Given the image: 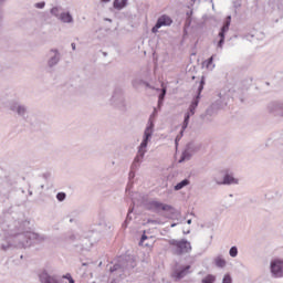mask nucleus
<instances>
[{
  "instance_id": "nucleus-1",
  "label": "nucleus",
  "mask_w": 283,
  "mask_h": 283,
  "mask_svg": "<svg viewBox=\"0 0 283 283\" xmlns=\"http://www.w3.org/2000/svg\"><path fill=\"white\" fill-rule=\"evenodd\" d=\"M4 237L1 241V251H13V249H28L32 244H41L45 237L30 230V221L15 220L11 223L4 221L1 224Z\"/></svg>"
},
{
  "instance_id": "nucleus-2",
  "label": "nucleus",
  "mask_w": 283,
  "mask_h": 283,
  "mask_svg": "<svg viewBox=\"0 0 283 283\" xmlns=\"http://www.w3.org/2000/svg\"><path fill=\"white\" fill-rule=\"evenodd\" d=\"M133 269H136V260L132 255L124 254L115 259L109 271L120 280H125L127 275H130Z\"/></svg>"
},
{
  "instance_id": "nucleus-3",
  "label": "nucleus",
  "mask_w": 283,
  "mask_h": 283,
  "mask_svg": "<svg viewBox=\"0 0 283 283\" xmlns=\"http://www.w3.org/2000/svg\"><path fill=\"white\" fill-rule=\"evenodd\" d=\"M156 116H158V111L154 108V112L150 114L146 128L144 130L143 140L140 143V150L147 149L149 143H151V138L154 136V128L156 127Z\"/></svg>"
},
{
  "instance_id": "nucleus-4",
  "label": "nucleus",
  "mask_w": 283,
  "mask_h": 283,
  "mask_svg": "<svg viewBox=\"0 0 283 283\" xmlns=\"http://www.w3.org/2000/svg\"><path fill=\"white\" fill-rule=\"evenodd\" d=\"M168 244L172 255H185L187 253H191V242H189L187 239H170L168 240Z\"/></svg>"
},
{
  "instance_id": "nucleus-5",
  "label": "nucleus",
  "mask_w": 283,
  "mask_h": 283,
  "mask_svg": "<svg viewBox=\"0 0 283 283\" xmlns=\"http://www.w3.org/2000/svg\"><path fill=\"white\" fill-rule=\"evenodd\" d=\"M61 59H63V55L61 54V51L59 49H50L46 53V70L48 72H54L56 69V65L61 63Z\"/></svg>"
},
{
  "instance_id": "nucleus-6",
  "label": "nucleus",
  "mask_w": 283,
  "mask_h": 283,
  "mask_svg": "<svg viewBox=\"0 0 283 283\" xmlns=\"http://www.w3.org/2000/svg\"><path fill=\"white\" fill-rule=\"evenodd\" d=\"M268 113L276 120H283V101H272L266 106Z\"/></svg>"
},
{
  "instance_id": "nucleus-7",
  "label": "nucleus",
  "mask_w": 283,
  "mask_h": 283,
  "mask_svg": "<svg viewBox=\"0 0 283 283\" xmlns=\"http://www.w3.org/2000/svg\"><path fill=\"white\" fill-rule=\"evenodd\" d=\"M145 154H147V148H144L140 150V145H139L137 155L134 158V161L130 166V171L128 175L129 180H134V178H136V171L140 167V164L143 163V158H145Z\"/></svg>"
},
{
  "instance_id": "nucleus-8",
  "label": "nucleus",
  "mask_w": 283,
  "mask_h": 283,
  "mask_svg": "<svg viewBox=\"0 0 283 283\" xmlns=\"http://www.w3.org/2000/svg\"><path fill=\"white\" fill-rule=\"evenodd\" d=\"M40 283H63V279L57 274H50L46 269H43L38 274Z\"/></svg>"
},
{
  "instance_id": "nucleus-9",
  "label": "nucleus",
  "mask_w": 283,
  "mask_h": 283,
  "mask_svg": "<svg viewBox=\"0 0 283 283\" xmlns=\"http://www.w3.org/2000/svg\"><path fill=\"white\" fill-rule=\"evenodd\" d=\"M229 28H231V15H227L218 33L219 41L217 43V48H219L220 50L224 48V39L227 36V32H229Z\"/></svg>"
},
{
  "instance_id": "nucleus-10",
  "label": "nucleus",
  "mask_w": 283,
  "mask_h": 283,
  "mask_svg": "<svg viewBox=\"0 0 283 283\" xmlns=\"http://www.w3.org/2000/svg\"><path fill=\"white\" fill-rule=\"evenodd\" d=\"M270 273L272 277H275V279L283 277V260L282 259H273L270 262Z\"/></svg>"
},
{
  "instance_id": "nucleus-11",
  "label": "nucleus",
  "mask_w": 283,
  "mask_h": 283,
  "mask_svg": "<svg viewBox=\"0 0 283 283\" xmlns=\"http://www.w3.org/2000/svg\"><path fill=\"white\" fill-rule=\"evenodd\" d=\"M147 211H174V206L151 200L146 203Z\"/></svg>"
},
{
  "instance_id": "nucleus-12",
  "label": "nucleus",
  "mask_w": 283,
  "mask_h": 283,
  "mask_svg": "<svg viewBox=\"0 0 283 283\" xmlns=\"http://www.w3.org/2000/svg\"><path fill=\"white\" fill-rule=\"evenodd\" d=\"M9 109L20 116V118H25L28 115V106L19 103L18 101H11L9 103Z\"/></svg>"
},
{
  "instance_id": "nucleus-13",
  "label": "nucleus",
  "mask_w": 283,
  "mask_h": 283,
  "mask_svg": "<svg viewBox=\"0 0 283 283\" xmlns=\"http://www.w3.org/2000/svg\"><path fill=\"white\" fill-rule=\"evenodd\" d=\"M171 23H174V20L171 19V17H169L167 14L160 15L157 19L155 25L151 28L153 34L158 33V30H160V28H165V27L171 25Z\"/></svg>"
},
{
  "instance_id": "nucleus-14",
  "label": "nucleus",
  "mask_w": 283,
  "mask_h": 283,
  "mask_svg": "<svg viewBox=\"0 0 283 283\" xmlns=\"http://www.w3.org/2000/svg\"><path fill=\"white\" fill-rule=\"evenodd\" d=\"M191 273V265H180L179 268L175 269L171 273V277L174 280L179 281L182 280V277H187Z\"/></svg>"
},
{
  "instance_id": "nucleus-15",
  "label": "nucleus",
  "mask_w": 283,
  "mask_h": 283,
  "mask_svg": "<svg viewBox=\"0 0 283 283\" xmlns=\"http://www.w3.org/2000/svg\"><path fill=\"white\" fill-rule=\"evenodd\" d=\"M112 103H114L117 107L125 109V95H123V90L117 88L114 91Z\"/></svg>"
},
{
  "instance_id": "nucleus-16",
  "label": "nucleus",
  "mask_w": 283,
  "mask_h": 283,
  "mask_svg": "<svg viewBox=\"0 0 283 283\" xmlns=\"http://www.w3.org/2000/svg\"><path fill=\"white\" fill-rule=\"evenodd\" d=\"M222 101L218 99L216 103H213L212 105H210L207 109H206V114H202L200 116V118H202L203 120L207 118V116H213L216 114V112H218V109H222V107H224V105L221 104Z\"/></svg>"
},
{
  "instance_id": "nucleus-17",
  "label": "nucleus",
  "mask_w": 283,
  "mask_h": 283,
  "mask_svg": "<svg viewBox=\"0 0 283 283\" xmlns=\"http://www.w3.org/2000/svg\"><path fill=\"white\" fill-rule=\"evenodd\" d=\"M213 180L217 182V185H238L239 180L233 177V175L227 172L223 176V180H218V178L213 177Z\"/></svg>"
},
{
  "instance_id": "nucleus-18",
  "label": "nucleus",
  "mask_w": 283,
  "mask_h": 283,
  "mask_svg": "<svg viewBox=\"0 0 283 283\" xmlns=\"http://www.w3.org/2000/svg\"><path fill=\"white\" fill-rule=\"evenodd\" d=\"M59 20L62 23H74V18L72 17V14L70 13V11L67 12H62L59 17Z\"/></svg>"
},
{
  "instance_id": "nucleus-19",
  "label": "nucleus",
  "mask_w": 283,
  "mask_h": 283,
  "mask_svg": "<svg viewBox=\"0 0 283 283\" xmlns=\"http://www.w3.org/2000/svg\"><path fill=\"white\" fill-rule=\"evenodd\" d=\"M198 105H200V99H196L193 97L189 105L187 114H190L191 116H193L196 114V109L198 108Z\"/></svg>"
},
{
  "instance_id": "nucleus-20",
  "label": "nucleus",
  "mask_w": 283,
  "mask_h": 283,
  "mask_svg": "<svg viewBox=\"0 0 283 283\" xmlns=\"http://www.w3.org/2000/svg\"><path fill=\"white\" fill-rule=\"evenodd\" d=\"M129 0H114L113 1V8L115 10H124V8H127V3Z\"/></svg>"
},
{
  "instance_id": "nucleus-21",
  "label": "nucleus",
  "mask_w": 283,
  "mask_h": 283,
  "mask_svg": "<svg viewBox=\"0 0 283 283\" xmlns=\"http://www.w3.org/2000/svg\"><path fill=\"white\" fill-rule=\"evenodd\" d=\"M191 185V181L189 179H182L180 182L175 185L174 189L175 191H180L181 189H185V187H189Z\"/></svg>"
},
{
  "instance_id": "nucleus-22",
  "label": "nucleus",
  "mask_w": 283,
  "mask_h": 283,
  "mask_svg": "<svg viewBox=\"0 0 283 283\" xmlns=\"http://www.w3.org/2000/svg\"><path fill=\"white\" fill-rule=\"evenodd\" d=\"M132 213H134V207L129 208L126 219L122 224L124 229H127V226L129 224V222H132Z\"/></svg>"
},
{
  "instance_id": "nucleus-23",
  "label": "nucleus",
  "mask_w": 283,
  "mask_h": 283,
  "mask_svg": "<svg viewBox=\"0 0 283 283\" xmlns=\"http://www.w3.org/2000/svg\"><path fill=\"white\" fill-rule=\"evenodd\" d=\"M214 264L218 266V269H224V266H227V260H224L222 256H217L214 259Z\"/></svg>"
},
{
  "instance_id": "nucleus-24",
  "label": "nucleus",
  "mask_w": 283,
  "mask_h": 283,
  "mask_svg": "<svg viewBox=\"0 0 283 283\" xmlns=\"http://www.w3.org/2000/svg\"><path fill=\"white\" fill-rule=\"evenodd\" d=\"M185 150H187L188 154H191L193 156V154H196V151H198V147H196V144L190 142L186 145Z\"/></svg>"
},
{
  "instance_id": "nucleus-25",
  "label": "nucleus",
  "mask_w": 283,
  "mask_h": 283,
  "mask_svg": "<svg viewBox=\"0 0 283 283\" xmlns=\"http://www.w3.org/2000/svg\"><path fill=\"white\" fill-rule=\"evenodd\" d=\"M191 156H193V155L184 149V151L181 153V156L179 158V163L182 164L187 160H191Z\"/></svg>"
},
{
  "instance_id": "nucleus-26",
  "label": "nucleus",
  "mask_w": 283,
  "mask_h": 283,
  "mask_svg": "<svg viewBox=\"0 0 283 283\" xmlns=\"http://www.w3.org/2000/svg\"><path fill=\"white\" fill-rule=\"evenodd\" d=\"M191 116H193V115H191V114H189V113H186V114H185V116H184V123H182V126H181L182 132H185V129H187V128L189 127V120H191Z\"/></svg>"
},
{
  "instance_id": "nucleus-27",
  "label": "nucleus",
  "mask_w": 283,
  "mask_h": 283,
  "mask_svg": "<svg viewBox=\"0 0 283 283\" xmlns=\"http://www.w3.org/2000/svg\"><path fill=\"white\" fill-rule=\"evenodd\" d=\"M132 85L135 90H138V87H143V85H145V80L136 77L132 81Z\"/></svg>"
},
{
  "instance_id": "nucleus-28",
  "label": "nucleus",
  "mask_w": 283,
  "mask_h": 283,
  "mask_svg": "<svg viewBox=\"0 0 283 283\" xmlns=\"http://www.w3.org/2000/svg\"><path fill=\"white\" fill-rule=\"evenodd\" d=\"M69 219V222H74L76 224V222H78V211L74 210L72 211L69 216H67Z\"/></svg>"
},
{
  "instance_id": "nucleus-29",
  "label": "nucleus",
  "mask_w": 283,
  "mask_h": 283,
  "mask_svg": "<svg viewBox=\"0 0 283 283\" xmlns=\"http://www.w3.org/2000/svg\"><path fill=\"white\" fill-rule=\"evenodd\" d=\"M50 14H52V17H55L56 19H59V17H61V7H53L50 10Z\"/></svg>"
},
{
  "instance_id": "nucleus-30",
  "label": "nucleus",
  "mask_w": 283,
  "mask_h": 283,
  "mask_svg": "<svg viewBox=\"0 0 283 283\" xmlns=\"http://www.w3.org/2000/svg\"><path fill=\"white\" fill-rule=\"evenodd\" d=\"M85 242H87V239L82 240V243H80V244H77L75 247L76 248L80 247V251H88L91 245H87V243H85Z\"/></svg>"
},
{
  "instance_id": "nucleus-31",
  "label": "nucleus",
  "mask_w": 283,
  "mask_h": 283,
  "mask_svg": "<svg viewBox=\"0 0 283 283\" xmlns=\"http://www.w3.org/2000/svg\"><path fill=\"white\" fill-rule=\"evenodd\" d=\"M216 276L213 274H208L206 277L201 280V283H214Z\"/></svg>"
},
{
  "instance_id": "nucleus-32",
  "label": "nucleus",
  "mask_w": 283,
  "mask_h": 283,
  "mask_svg": "<svg viewBox=\"0 0 283 283\" xmlns=\"http://www.w3.org/2000/svg\"><path fill=\"white\" fill-rule=\"evenodd\" d=\"M214 56L216 55H212V56H210L208 60H206L203 62V64L206 65L207 70H209L211 67V65H212V67H216V64H213V57Z\"/></svg>"
},
{
  "instance_id": "nucleus-33",
  "label": "nucleus",
  "mask_w": 283,
  "mask_h": 283,
  "mask_svg": "<svg viewBox=\"0 0 283 283\" xmlns=\"http://www.w3.org/2000/svg\"><path fill=\"white\" fill-rule=\"evenodd\" d=\"M202 90H205V86L199 84L197 88V94L193 98H196L197 101H200V98H202Z\"/></svg>"
},
{
  "instance_id": "nucleus-34",
  "label": "nucleus",
  "mask_w": 283,
  "mask_h": 283,
  "mask_svg": "<svg viewBox=\"0 0 283 283\" xmlns=\"http://www.w3.org/2000/svg\"><path fill=\"white\" fill-rule=\"evenodd\" d=\"M61 280H67L69 283H76V281L74 280V277H72V274H71V273L63 274V275L61 276Z\"/></svg>"
},
{
  "instance_id": "nucleus-35",
  "label": "nucleus",
  "mask_w": 283,
  "mask_h": 283,
  "mask_svg": "<svg viewBox=\"0 0 283 283\" xmlns=\"http://www.w3.org/2000/svg\"><path fill=\"white\" fill-rule=\"evenodd\" d=\"M230 258H238V247H231L229 250Z\"/></svg>"
},
{
  "instance_id": "nucleus-36",
  "label": "nucleus",
  "mask_w": 283,
  "mask_h": 283,
  "mask_svg": "<svg viewBox=\"0 0 283 283\" xmlns=\"http://www.w3.org/2000/svg\"><path fill=\"white\" fill-rule=\"evenodd\" d=\"M182 136H185V130H182V128H181V130L179 132V134H178V135L176 136V138H175V145H176V147H178V143H180Z\"/></svg>"
},
{
  "instance_id": "nucleus-37",
  "label": "nucleus",
  "mask_w": 283,
  "mask_h": 283,
  "mask_svg": "<svg viewBox=\"0 0 283 283\" xmlns=\"http://www.w3.org/2000/svg\"><path fill=\"white\" fill-rule=\"evenodd\" d=\"M65 198H67V195L65 192H57L56 193V200L59 202H64Z\"/></svg>"
},
{
  "instance_id": "nucleus-38",
  "label": "nucleus",
  "mask_w": 283,
  "mask_h": 283,
  "mask_svg": "<svg viewBox=\"0 0 283 283\" xmlns=\"http://www.w3.org/2000/svg\"><path fill=\"white\" fill-rule=\"evenodd\" d=\"M66 240H69V242H76V240H81V237L78 234H70L66 237Z\"/></svg>"
},
{
  "instance_id": "nucleus-39",
  "label": "nucleus",
  "mask_w": 283,
  "mask_h": 283,
  "mask_svg": "<svg viewBox=\"0 0 283 283\" xmlns=\"http://www.w3.org/2000/svg\"><path fill=\"white\" fill-rule=\"evenodd\" d=\"M271 3H274V6L277 7V10H281L283 12V0H274Z\"/></svg>"
},
{
  "instance_id": "nucleus-40",
  "label": "nucleus",
  "mask_w": 283,
  "mask_h": 283,
  "mask_svg": "<svg viewBox=\"0 0 283 283\" xmlns=\"http://www.w3.org/2000/svg\"><path fill=\"white\" fill-rule=\"evenodd\" d=\"M222 283H233V279L231 277V274L229 273L224 274L222 279Z\"/></svg>"
},
{
  "instance_id": "nucleus-41",
  "label": "nucleus",
  "mask_w": 283,
  "mask_h": 283,
  "mask_svg": "<svg viewBox=\"0 0 283 283\" xmlns=\"http://www.w3.org/2000/svg\"><path fill=\"white\" fill-rule=\"evenodd\" d=\"M33 8H36L38 10H43V8H45V1L34 3Z\"/></svg>"
},
{
  "instance_id": "nucleus-42",
  "label": "nucleus",
  "mask_w": 283,
  "mask_h": 283,
  "mask_svg": "<svg viewBox=\"0 0 283 283\" xmlns=\"http://www.w3.org/2000/svg\"><path fill=\"white\" fill-rule=\"evenodd\" d=\"M165 96H167V88H163L158 98H160V101H165Z\"/></svg>"
},
{
  "instance_id": "nucleus-43",
  "label": "nucleus",
  "mask_w": 283,
  "mask_h": 283,
  "mask_svg": "<svg viewBox=\"0 0 283 283\" xmlns=\"http://www.w3.org/2000/svg\"><path fill=\"white\" fill-rule=\"evenodd\" d=\"M6 3V0H0V21L3 19V4Z\"/></svg>"
},
{
  "instance_id": "nucleus-44",
  "label": "nucleus",
  "mask_w": 283,
  "mask_h": 283,
  "mask_svg": "<svg viewBox=\"0 0 283 283\" xmlns=\"http://www.w3.org/2000/svg\"><path fill=\"white\" fill-rule=\"evenodd\" d=\"M149 237H147V234H145V232L142 234L140 240H139V244H144L145 240H148Z\"/></svg>"
},
{
  "instance_id": "nucleus-45",
  "label": "nucleus",
  "mask_w": 283,
  "mask_h": 283,
  "mask_svg": "<svg viewBox=\"0 0 283 283\" xmlns=\"http://www.w3.org/2000/svg\"><path fill=\"white\" fill-rule=\"evenodd\" d=\"M144 86L147 87L148 90H151V84L149 82L144 81Z\"/></svg>"
},
{
  "instance_id": "nucleus-46",
  "label": "nucleus",
  "mask_w": 283,
  "mask_h": 283,
  "mask_svg": "<svg viewBox=\"0 0 283 283\" xmlns=\"http://www.w3.org/2000/svg\"><path fill=\"white\" fill-rule=\"evenodd\" d=\"M205 84H206V80H205V76H202L200 82H199V85H203L205 86Z\"/></svg>"
},
{
  "instance_id": "nucleus-47",
  "label": "nucleus",
  "mask_w": 283,
  "mask_h": 283,
  "mask_svg": "<svg viewBox=\"0 0 283 283\" xmlns=\"http://www.w3.org/2000/svg\"><path fill=\"white\" fill-rule=\"evenodd\" d=\"M163 103H165V99H160V97H158V106L159 107L163 105Z\"/></svg>"
},
{
  "instance_id": "nucleus-48",
  "label": "nucleus",
  "mask_w": 283,
  "mask_h": 283,
  "mask_svg": "<svg viewBox=\"0 0 283 283\" xmlns=\"http://www.w3.org/2000/svg\"><path fill=\"white\" fill-rule=\"evenodd\" d=\"M71 48H72V50H76V43L73 42V43L71 44Z\"/></svg>"
},
{
  "instance_id": "nucleus-49",
  "label": "nucleus",
  "mask_w": 283,
  "mask_h": 283,
  "mask_svg": "<svg viewBox=\"0 0 283 283\" xmlns=\"http://www.w3.org/2000/svg\"><path fill=\"white\" fill-rule=\"evenodd\" d=\"M40 189H41V191H43V189H45V185L40 184Z\"/></svg>"
},
{
  "instance_id": "nucleus-50",
  "label": "nucleus",
  "mask_w": 283,
  "mask_h": 283,
  "mask_svg": "<svg viewBox=\"0 0 283 283\" xmlns=\"http://www.w3.org/2000/svg\"><path fill=\"white\" fill-rule=\"evenodd\" d=\"M112 0H101L102 3H109Z\"/></svg>"
},
{
  "instance_id": "nucleus-51",
  "label": "nucleus",
  "mask_w": 283,
  "mask_h": 283,
  "mask_svg": "<svg viewBox=\"0 0 283 283\" xmlns=\"http://www.w3.org/2000/svg\"><path fill=\"white\" fill-rule=\"evenodd\" d=\"M184 233H185V235H187V234H189V233H191V231H184Z\"/></svg>"
},
{
  "instance_id": "nucleus-52",
  "label": "nucleus",
  "mask_w": 283,
  "mask_h": 283,
  "mask_svg": "<svg viewBox=\"0 0 283 283\" xmlns=\"http://www.w3.org/2000/svg\"><path fill=\"white\" fill-rule=\"evenodd\" d=\"M184 233H185V235H187V234H189V233H191V231H184Z\"/></svg>"
},
{
  "instance_id": "nucleus-53",
  "label": "nucleus",
  "mask_w": 283,
  "mask_h": 283,
  "mask_svg": "<svg viewBox=\"0 0 283 283\" xmlns=\"http://www.w3.org/2000/svg\"><path fill=\"white\" fill-rule=\"evenodd\" d=\"M187 224H191V219H188V220H187Z\"/></svg>"
},
{
  "instance_id": "nucleus-54",
  "label": "nucleus",
  "mask_w": 283,
  "mask_h": 283,
  "mask_svg": "<svg viewBox=\"0 0 283 283\" xmlns=\"http://www.w3.org/2000/svg\"><path fill=\"white\" fill-rule=\"evenodd\" d=\"M29 196H32V190H29Z\"/></svg>"
},
{
  "instance_id": "nucleus-55",
  "label": "nucleus",
  "mask_w": 283,
  "mask_h": 283,
  "mask_svg": "<svg viewBox=\"0 0 283 283\" xmlns=\"http://www.w3.org/2000/svg\"><path fill=\"white\" fill-rule=\"evenodd\" d=\"M171 228H174V227H176V223H171V226H170Z\"/></svg>"
},
{
  "instance_id": "nucleus-56",
  "label": "nucleus",
  "mask_w": 283,
  "mask_h": 283,
  "mask_svg": "<svg viewBox=\"0 0 283 283\" xmlns=\"http://www.w3.org/2000/svg\"><path fill=\"white\" fill-rule=\"evenodd\" d=\"M106 21H109V22H112V19H106Z\"/></svg>"
},
{
  "instance_id": "nucleus-57",
  "label": "nucleus",
  "mask_w": 283,
  "mask_h": 283,
  "mask_svg": "<svg viewBox=\"0 0 283 283\" xmlns=\"http://www.w3.org/2000/svg\"><path fill=\"white\" fill-rule=\"evenodd\" d=\"M83 266H87V263H83Z\"/></svg>"
},
{
  "instance_id": "nucleus-58",
  "label": "nucleus",
  "mask_w": 283,
  "mask_h": 283,
  "mask_svg": "<svg viewBox=\"0 0 283 283\" xmlns=\"http://www.w3.org/2000/svg\"><path fill=\"white\" fill-rule=\"evenodd\" d=\"M191 216H196V213L191 212Z\"/></svg>"
},
{
  "instance_id": "nucleus-59",
  "label": "nucleus",
  "mask_w": 283,
  "mask_h": 283,
  "mask_svg": "<svg viewBox=\"0 0 283 283\" xmlns=\"http://www.w3.org/2000/svg\"><path fill=\"white\" fill-rule=\"evenodd\" d=\"M20 259L23 260V255H21Z\"/></svg>"
},
{
  "instance_id": "nucleus-60",
  "label": "nucleus",
  "mask_w": 283,
  "mask_h": 283,
  "mask_svg": "<svg viewBox=\"0 0 283 283\" xmlns=\"http://www.w3.org/2000/svg\"><path fill=\"white\" fill-rule=\"evenodd\" d=\"M112 283H116V280H113V282Z\"/></svg>"
},
{
  "instance_id": "nucleus-61",
  "label": "nucleus",
  "mask_w": 283,
  "mask_h": 283,
  "mask_svg": "<svg viewBox=\"0 0 283 283\" xmlns=\"http://www.w3.org/2000/svg\"><path fill=\"white\" fill-rule=\"evenodd\" d=\"M104 56H107V53H104Z\"/></svg>"
}]
</instances>
